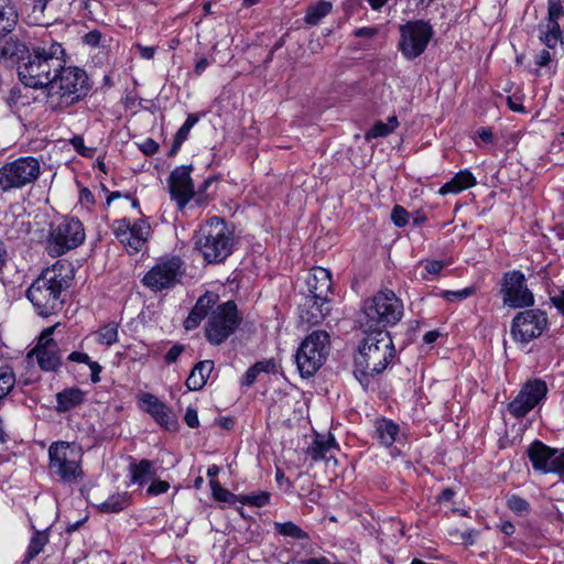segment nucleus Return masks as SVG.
Segmentation results:
<instances>
[{
    "label": "nucleus",
    "instance_id": "obj_1",
    "mask_svg": "<svg viewBox=\"0 0 564 564\" xmlns=\"http://www.w3.org/2000/svg\"><path fill=\"white\" fill-rule=\"evenodd\" d=\"M354 357L355 378L366 389L371 379L383 372L395 357V348L388 330H367Z\"/></svg>",
    "mask_w": 564,
    "mask_h": 564
},
{
    "label": "nucleus",
    "instance_id": "obj_2",
    "mask_svg": "<svg viewBox=\"0 0 564 564\" xmlns=\"http://www.w3.org/2000/svg\"><path fill=\"white\" fill-rule=\"evenodd\" d=\"M64 53L63 46L57 42L33 47L25 61L20 62L19 79L26 87L48 90L62 64L65 63Z\"/></svg>",
    "mask_w": 564,
    "mask_h": 564
},
{
    "label": "nucleus",
    "instance_id": "obj_3",
    "mask_svg": "<svg viewBox=\"0 0 564 564\" xmlns=\"http://www.w3.org/2000/svg\"><path fill=\"white\" fill-rule=\"evenodd\" d=\"M69 283L57 265L47 268L33 281L26 291V297L39 315L47 317L63 308L64 293Z\"/></svg>",
    "mask_w": 564,
    "mask_h": 564
},
{
    "label": "nucleus",
    "instance_id": "obj_4",
    "mask_svg": "<svg viewBox=\"0 0 564 564\" xmlns=\"http://www.w3.org/2000/svg\"><path fill=\"white\" fill-rule=\"evenodd\" d=\"M90 89L91 84L84 69L62 64L47 90L50 107L54 111L63 110L84 99Z\"/></svg>",
    "mask_w": 564,
    "mask_h": 564
},
{
    "label": "nucleus",
    "instance_id": "obj_5",
    "mask_svg": "<svg viewBox=\"0 0 564 564\" xmlns=\"http://www.w3.org/2000/svg\"><path fill=\"white\" fill-rule=\"evenodd\" d=\"M195 246L208 263H220L232 252L234 230L225 219L214 216L199 227Z\"/></svg>",
    "mask_w": 564,
    "mask_h": 564
},
{
    "label": "nucleus",
    "instance_id": "obj_6",
    "mask_svg": "<svg viewBox=\"0 0 564 564\" xmlns=\"http://www.w3.org/2000/svg\"><path fill=\"white\" fill-rule=\"evenodd\" d=\"M361 327L377 332L395 325L403 316V303L391 290H381L365 301Z\"/></svg>",
    "mask_w": 564,
    "mask_h": 564
},
{
    "label": "nucleus",
    "instance_id": "obj_7",
    "mask_svg": "<svg viewBox=\"0 0 564 564\" xmlns=\"http://www.w3.org/2000/svg\"><path fill=\"white\" fill-rule=\"evenodd\" d=\"M329 347V335L325 330H314L303 339L294 356L302 378H310L319 370L327 359Z\"/></svg>",
    "mask_w": 564,
    "mask_h": 564
},
{
    "label": "nucleus",
    "instance_id": "obj_8",
    "mask_svg": "<svg viewBox=\"0 0 564 564\" xmlns=\"http://www.w3.org/2000/svg\"><path fill=\"white\" fill-rule=\"evenodd\" d=\"M240 315L235 301H227L212 311L205 327V337L209 344L219 346L225 343L240 326Z\"/></svg>",
    "mask_w": 564,
    "mask_h": 564
},
{
    "label": "nucleus",
    "instance_id": "obj_9",
    "mask_svg": "<svg viewBox=\"0 0 564 564\" xmlns=\"http://www.w3.org/2000/svg\"><path fill=\"white\" fill-rule=\"evenodd\" d=\"M85 240L82 221L75 217H65L53 225L47 238V252L51 257H61L80 246Z\"/></svg>",
    "mask_w": 564,
    "mask_h": 564
},
{
    "label": "nucleus",
    "instance_id": "obj_10",
    "mask_svg": "<svg viewBox=\"0 0 564 564\" xmlns=\"http://www.w3.org/2000/svg\"><path fill=\"white\" fill-rule=\"evenodd\" d=\"M50 468L64 482H74L82 477V452L74 444L54 443L50 446Z\"/></svg>",
    "mask_w": 564,
    "mask_h": 564
},
{
    "label": "nucleus",
    "instance_id": "obj_11",
    "mask_svg": "<svg viewBox=\"0 0 564 564\" xmlns=\"http://www.w3.org/2000/svg\"><path fill=\"white\" fill-rule=\"evenodd\" d=\"M41 174V165L33 156H22L0 167V189L9 192L34 183Z\"/></svg>",
    "mask_w": 564,
    "mask_h": 564
},
{
    "label": "nucleus",
    "instance_id": "obj_12",
    "mask_svg": "<svg viewBox=\"0 0 564 564\" xmlns=\"http://www.w3.org/2000/svg\"><path fill=\"white\" fill-rule=\"evenodd\" d=\"M398 48L408 61H413L424 53L434 35L432 25L424 20L408 21L399 26Z\"/></svg>",
    "mask_w": 564,
    "mask_h": 564
},
{
    "label": "nucleus",
    "instance_id": "obj_13",
    "mask_svg": "<svg viewBox=\"0 0 564 564\" xmlns=\"http://www.w3.org/2000/svg\"><path fill=\"white\" fill-rule=\"evenodd\" d=\"M499 293L503 305L511 308L531 307L534 304V295L528 288L524 273L520 270L502 274Z\"/></svg>",
    "mask_w": 564,
    "mask_h": 564
},
{
    "label": "nucleus",
    "instance_id": "obj_14",
    "mask_svg": "<svg viewBox=\"0 0 564 564\" xmlns=\"http://www.w3.org/2000/svg\"><path fill=\"white\" fill-rule=\"evenodd\" d=\"M183 271V261L180 257L162 258L143 276L142 283L155 292L170 289L180 281Z\"/></svg>",
    "mask_w": 564,
    "mask_h": 564
},
{
    "label": "nucleus",
    "instance_id": "obj_15",
    "mask_svg": "<svg viewBox=\"0 0 564 564\" xmlns=\"http://www.w3.org/2000/svg\"><path fill=\"white\" fill-rule=\"evenodd\" d=\"M547 327V315L541 310H525L518 313L511 323V336L521 344L538 338Z\"/></svg>",
    "mask_w": 564,
    "mask_h": 564
},
{
    "label": "nucleus",
    "instance_id": "obj_16",
    "mask_svg": "<svg viewBox=\"0 0 564 564\" xmlns=\"http://www.w3.org/2000/svg\"><path fill=\"white\" fill-rule=\"evenodd\" d=\"M547 391L544 380H529L523 383L517 397L508 403L507 409L516 419H522L546 398Z\"/></svg>",
    "mask_w": 564,
    "mask_h": 564
},
{
    "label": "nucleus",
    "instance_id": "obj_17",
    "mask_svg": "<svg viewBox=\"0 0 564 564\" xmlns=\"http://www.w3.org/2000/svg\"><path fill=\"white\" fill-rule=\"evenodd\" d=\"M527 453L534 470L564 476V447L552 448L535 440L530 444Z\"/></svg>",
    "mask_w": 564,
    "mask_h": 564
},
{
    "label": "nucleus",
    "instance_id": "obj_18",
    "mask_svg": "<svg viewBox=\"0 0 564 564\" xmlns=\"http://www.w3.org/2000/svg\"><path fill=\"white\" fill-rule=\"evenodd\" d=\"M192 170V165L177 166L171 172L167 178L171 198L176 202L181 209H183L196 194L191 177Z\"/></svg>",
    "mask_w": 564,
    "mask_h": 564
},
{
    "label": "nucleus",
    "instance_id": "obj_19",
    "mask_svg": "<svg viewBox=\"0 0 564 564\" xmlns=\"http://www.w3.org/2000/svg\"><path fill=\"white\" fill-rule=\"evenodd\" d=\"M58 324L42 330L36 346L30 355H35L40 368L44 371H55L61 366L57 343L52 338Z\"/></svg>",
    "mask_w": 564,
    "mask_h": 564
},
{
    "label": "nucleus",
    "instance_id": "obj_20",
    "mask_svg": "<svg viewBox=\"0 0 564 564\" xmlns=\"http://www.w3.org/2000/svg\"><path fill=\"white\" fill-rule=\"evenodd\" d=\"M306 285L307 302L322 301V304H326L333 286L330 271L322 267L313 268L306 279Z\"/></svg>",
    "mask_w": 564,
    "mask_h": 564
},
{
    "label": "nucleus",
    "instance_id": "obj_21",
    "mask_svg": "<svg viewBox=\"0 0 564 564\" xmlns=\"http://www.w3.org/2000/svg\"><path fill=\"white\" fill-rule=\"evenodd\" d=\"M141 401L144 405V411L149 413L156 423L169 431L176 429L177 422L171 410L154 394L144 393L141 397Z\"/></svg>",
    "mask_w": 564,
    "mask_h": 564
},
{
    "label": "nucleus",
    "instance_id": "obj_22",
    "mask_svg": "<svg viewBox=\"0 0 564 564\" xmlns=\"http://www.w3.org/2000/svg\"><path fill=\"white\" fill-rule=\"evenodd\" d=\"M219 300V295L212 291H206L198 297L194 307L191 310L188 316L184 321V327L187 330L195 329L200 322L208 315L215 307Z\"/></svg>",
    "mask_w": 564,
    "mask_h": 564
},
{
    "label": "nucleus",
    "instance_id": "obj_23",
    "mask_svg": "<svg viewBox=\"0 0 564 564\" xmlns=\"http://www.w3.org/2000/svg\"><path fill=\"white\" fill-rule=\"evenodd\" d=\"M30 52L26 45L18 39L0 35V59L12 66L15 65L18 68L20 62H24Z\"/></svg>",
    "mask_w": 564,
    "mask_h": 564
},
{
    "label": "nucleus",
    "instance_id": "obj_24",
    "mask_svg": "<svg viewBox=\"0 0 564 564\" xmlns=\"http://www.w3.org/2000/svg\"><path fill=\"white\" fill-rule=\"evenodd\" d=\"M130 458L132 460L129 465L131 484L142 487L156 477L155 462L144 458L137 463L132 457Z\"/></svg>",
    "mask_w": 564,
    "mask_h": 564
},
{
    "label": "nucleus",
    "instance_id": "obj_25",
    "mask_svg": "<svg viewBox=\"0 0 564 564\" xmlns=\"http://www.w3.org/2000/svg\"><path fill=\"white\" fill-rule=\"evenodd\" d=\"M85 401V392L77 388H65L61 392L56 394V411L59 413L68 412L79 405H82Z\"/></svg>",
    "mask_w": 564,
    "mask_h": 564
},
{
    "label": "nucleus",
    "instance_id": "obj_26",
    "mask_svg": "<svg viewBox=\"0 0 564 564\" xmlns=\"http://www.w3.org/2000/svg\"><path fill=\"white\" fill-rule=\"evenodd\" d=\"M213 369V360H203L197 362L186 379L185 384L187 389L189 391H198L203 389Z\"/></svg>",
    "mask_w": 564,
    "mask_h": 564
},
{
    "label": "nucleus",
    "instance_id": "obj_27",
    "mask_svg": "<svg viewBox=\"0 0 564 564\" xmlns=\"http://www.w3.org/2000/svg\"><path fill=\"white\" fill-rule=\"evenodd\" d=\"M476 185V178L468 170L459 171L438 189L440 195L457 194Z\"/></svg>",
    "mask_w": 564,
    "mask_h": 564
},
{
    "label": "nucleus",
    "instance_id": "obj_28",
    "mask_svg": "<svg viewBox=\"0 0 564 564\" xmlns=\"http://www.w3.org/2000/svg\"><path fill=\"white\" fill-rule=\"evenodd\" d=\"M334 447H336V442L330 433L316 434L314 441L307 448V454L315 462L328 459L327 453Z\"/></svg>",
    "mask_w": 564,
    "mask_h": 564
},
{
    "label": "nucleus",
    "instance_id": "obj_29",
    "mask_svg": "<svg viewBox=\"0 0 564 564\" xmlns=\"http://www.w3.org/2000/svg\"><path fill=\"white\" fill-rule=\"evenodd\" d=\"M375 427L378 441L386 447L392 446L399 434V425L392 420L381 417L376 421Z\"/></svg>",
    "mask_w": 564,
    "mask_h": 564
},
{
    "label": "nucleus",
    "instance_id": "obj_30",
    "mask_svg": "<svg viewBox=\"0 0 564 564\" xmlns=\"http://www.w3.org/2000/svg\"><path fill=\"white\" fill-rule=\"evenodd\" d=\"M325 304L315 302H307V297L305 299V303L301 307V318L310 325L319 324L328 313V308H324Z\"/></svg>",
    "mask_w": 564,
    "mask_h": 564
},
{
    "label": "nucleus",
    "instance_id": "obj_31",
    "mask_svg": "<svg viewBox=\"0 0 564 564\" xmlns=\"http://www.w3.org/2000/svg\"><path fill=\"white\" fill-rule=\"evenodd\" d=\"M19 20V13L12 0L0 8V35H8L13 31Z\"/></svg>",
    "mask_w": 564,
    "mask_h": 564
},
{
    "label": "nucleus",
    "instance_id": "obj_32",
    "mask_svg": "<svg viewBox=\"0 0 564 564\" xmlns=\"http://www.w3.org/2000/svg\"><path fill=\"white\" fill-rule=\"evenodd\" d=\"M151 234V226L145 220H138L131 225L130 249L138 252L142 249Z\"/></svg>",
    "mask_w": 564,
    "mask_h": 564
},
{
    "label": "nucleus",
    "instance_id": "obj_33",
    "mask_svg": "<svg viewBox=\"0 0 564 564\" xmlns=\"http://www.w3.org/2000/svg\"><path fill=\"white\" fill-rule=\"evenodd\" d=\"M48 543L47 530H36L30 540L26 553L24 555L23 564H29L35 556H37Z\"/></svg>",
    "mask_w": 564,
    "mask_h": 564
},
{
    "label": "nucleus",
    "instance_id": "obj_34",
    "mask_svg": "<svg viewBox=\"0 0 564 564\" xmlns=\"http://www.w3.org/2000/svg\"><path fill=\"white\" fill-rule=\"evenodd\" d=\"M130 503L128 492L115 494L98 506V509L105 513H117L124 510Z\"/></svg>",
    "mask_w": 564,
    "mask_h": 564
},
{
    "label": "nucleus",
    "instance_id": "obj_35",
    "mask_svg": "<svg viewBox=\"0 0 564 564\" xmlns=\"http://www.w3.org/2000/svg\"><path fill=\"white\" fill-rule=\"evenodd\" d=\"M332 3L328 1H319L311 4L306 9L304 21L310 25H316L319 21L332 11Z\"/></svg>",
    "mask_w": 564,
    "mask_h": 564
},
{
    "label": "nucleus",
    "instance_id": "obj_36",
    "mask_svg": "<svg viewBox=\"0 0 564 564\" xmlns=\"http://www.w3.org/2000/svg\"><path fill=\"white\" fill-rule=\"evenodd\" d=\"M118 328L119 324L117 322H109L101 326L96 333L97 343L106 346L116 344L118 341Z\"/></svg>",
    "mask_w": 564,
    "mask_h": 564
},
{
    "label": "nucleus",
    "instance_id": "obj_37",
    "mask_svg": "<svg viewBox=\"0 0 564 564\" xmlns=\"http://www.w3.org/2000/svg\"><path fill=\"white\" fill-rule=\"evenodd\" d=\"M274 530L276 531V533L283 536L292 538L294 540L308 539V534L292 521L274 522Z\"/></svg>",
    "mask_w": 564,
    "mask_h": 564
},
{
    "label": "nucleus",
    "instance_id": "obj_38",
    "mask_svg": "<svg viewBox=\"0 0 564 564\" xmlns=\"http://www.w3.org/2000/svg\"><path fill=\"white\" fill-rule=\"evenodd\" d=\"M209 485H210L212 494H213V497L215 498V500L221 501V502H227L230 505H234L239 501V499H238L239 496L235 495L231 491H229L228 489L221 487L219 481L210 480Z\"/></svg>",
    "mask_w": 564,
    "mask_h": 564
},
{
    "label": "nucleus",
    "instance_id": "obj_39",
    "mask_svg": "<svg viewBox=\"0 0 564 564\" xmlns=\"http://www.w3.org/2000/svg\"><path fill=\"white\" fill-rule=\"evenodd\" d=\"M15 383L13 370L6 366L0 368V401L9 394Z\"/></svg>",
    "mask_w": 564,
    "mask_h": 564
},
{
    "label": "nucleus",
    "instance_id": "obj_40",
    "mask_svg": "<svg viewBox=\"0 0 564 564\" xmlns=\"http://www.w3.org/2000/svg\"><path fill=\"white\" fill-rule=\"evenodd\" d=\"M113 232L116 238L130 248L131 224L128 219L122 218L113 223Z\"/></svg>",
    "mask_w": 564,
    "mask_h": 564
},
{
    "label": "nucleus",
    "instance_id": "obj_41",
    "mask_svg": "<svg viewBox=\"0 0 564 564\" xmlns=\"http://www.w3.org/2000/svg\"><path fill=\"white\" fill-rule=\"evenodd\" d=\"M270 497L271 495L268 491H259L257 494L250 495H239L238 502L260 508L269 505Z\"/></svg>",
    "mask_w": 564,
    "mask_h": 564
},
{
    "label": "nucleus",
    "instance_id": "obj_42",
    "mask_svg": "<svg viewBox=\"0 0 564 564\" xmlns=\"http://www.w3.org/2000/svg\"><path fill=\"white\" fill-rule=\"evenodd\" d=\"M507 507L518 516H527L531 511L529 501L518 495L507 497Z\"/></svg>",
    "mask_w": 564,
    "mask_h": 564
},
{
    "label": "nucleus",
    "instance_id": "obj_43",
    "mask_svg": "<svg viewBox=\"0 0 564 564\" xmlns=\"http://www.w3.org/2000/svg\"><path fill=\"white\" fill-rule=\"evenodd\" d=\"M391 133V129L382 121H377L372 128L365 134L367 141L379 137H386Z\"/></svg>",
    "mask_w": 564,
    "mask_h": 564
},
{
    "label": "nucleus",
    "instance_id": "obj_44",
    "mask_svg": "<svg viewBox=\"0 0 564 564\" xmlns=\"http://www.w3.org/2000/svg\"><path fill=\"white\" fill-rule=\"evenodd\" d=\"M475 293L474 288H465L459 291H443L442 296L447 301H462Z\"/></svg>",
    "mask_w": 564,
    "mask_h": 564
},
{
    "label": "nucleus",
    "instance_id": "obj_45",
    "mask_svg": "<svg viewBox=\"0 0 564 564\" xmlns=\"http://www.w3.org/2000/svg\"><path fill=\"white\" fill-rule=\"evenodd\" d=\"M197 121L198 117L195 113H189L185 122L177 130L175 137L180 138L183 141L187 140L191 129L195 126Z\"/></svg>",
    "mask_w": 564,
    "mask_h": 564
},
{
    "label": "nucleus",
    "instance_id": "obj_46",
    "mask_svg": "<svg viewBox=\"0 0 564 564\" xmlns=\"http://www.w3.org/2000/svg\"><path fill=\"white\" fill-rule=\"evenodd\" d=\"M409 213L400 205H395L391 212V219L397 227H404L408 224Z\"/></svg>",
    "mask_w": 564,
    "mask_h": 564
},
{
    "label": "nucleus",
    "instance_id": "obj_47",
    "mask_svg": "<svg viewBox=\"0 0 564 564\" xmlns=\"http://www.w3.org/2000/svg\"><path fill=\"white\" fill-rule=\"evenodd\" d=\"M70 143L76 150L77 153H79L83 156L90 158L93 156L94 150L90 148L85 147L84 139L80 135H74L70 139Z\"/></svg>",
    "mask_w": 564,
    "mask_h": 564
},
{
    "label": "nucleus",
    "instance_id": "obj_48",
    "mask_svg": "<svg viewBox=\"0 0 564 564\" xmlns=\"http://www.w3.org/2000/svg\"><path fill=\"white\" fill-rule=\"evenodd\" d=\"M170 489V484L166 480H153L147 489L149 496H158L165 494Z\"/></svg>",
    "mask_w": 564,
    "mask_h": 564
},
{
    "label": "nucleus",
    "instance_id": "obj_49",
    "mask_svg": "<svg viewBox=\"0 0 564 564\" xmlns=\"http://www.w3.org/2000/svg\"><path fill=\"white\" fill-rule=\"evenodd\" d=\"M184 350H185L184 345H182V344L173 345L164 356L165 362L169 365L174 364Z\"/></svg>",
    "mask_w": 564,
    "mask_h": 564
},
{
    "label": "nucleus",
    "instance_id": "obj_50",
    "mask_svg": "<svg viewBox=\"0 0 564 564\" xmlns=\"http://www.w3.org/2000/svg\"><path fill=\"white\" fill-rule=\"evenodd\" d=\"M102 34L98 30H93L83 36V42L91 47H97L100 44Z\"/></svg>",
    "mask_w": 564,
    "mask_h": 564
},
{
    "label": "nucleus",
    "instance_id": "obj_51",
    "mask_svg": "<svg viewBox=\"0 0 564 564\" xmlns=\"http://www.w3.org/2000/svg\"><path fill=\"white\" fill-rule=\"evenodd\" d=\"M159 143L151 138L139 144V149L145 155H153L159 151Z\"/></svg>",
    "mask_w": 564,
    "mask_h": 564
},
{
    "label": "nucleus",
    "instance_id": "obj_52",
    "mask_svg": "<svg viewBox=\"0 0 564 564\" xmlns=\"http://www.w3.org/2000/svg\"><path fill=\"white\" fill-rule=\"evenodd\" d=\"M423 263H424L425 271L429 274H433V275L438 274L445 267V262L438 261V260H426Z\"/></svg>",
    "mask_w": 564,
    "mask_h": 564
},
{
    "label": "nucleus",
    "instance_id": "obj_53",
    "mask_svg": "<svg viewBox=\"0 0 564 564\" xmlns=\"http://www.w3.org/2000/svg\"><path fill=\"white\" fill-rule=\"evenodd\" d=\"M184 421L188 427L195 429L199 425L197 411L191 406L186 409Z\"/></svg>",
    "mask_w": 564,
    "mask_h": 564
},
{
    "label": "nucleus",
    "instance_id": "obj_54",
    "mask_svg": "<svg viewBox=\"0 0 564 564\" xmlns=\"http://www.w3.org/2000/svg\"><path fill=\"white\" fill-rule=\"evenodd\" d=\"M259 373H260V372H259V371H258V369L254 367V365H253V366H251V367L246 371V373H245V376H243V378H242L241 384H242V386H247V387L252 386V384L256 382V380H257V378H258Z\"/></svg>",
    "mask_w": 564,
    "mask_h": 564
},
{
    "label": "nucleus",
    "instance_id": "obj_55",
    "mask_svg": "<svg viewBox=\"0 0 564 564\" xmlns=\"http://www.w3.org/2000/svg\"><path fill=\"white\" fill-rule=\"evenodd\" d=\"M87 366L89 367V369L91 371V373H90L91 382L98 383L100 381L99 375L102 370V367L97 361H93V360H90V362H88Z\"/></svg>",
    "mask_w": 564,
    "mask_h": 564
},
{
    "label": "nucleus",
    "instance_id": "obj_56",
    "mask_svg": "<svg viewBox=\"0 0 564 564\" xmlns=\"http://www.w3.org/2000/svg\"><path fill=\"white\" fill-rule=\"evenodd\" d=\"M135 47L138 48L140 56L144 59H152L156 52V47L154 46H144L142 44H137Z\"/></svg>",
    "mask_w": 564,
    "mask_h": 564
},
{
    "label": "nucleus",
    "instance_id": "obj_57",
    "mask_svg": "<svg viewBox=\"0 0 564 564\" xmlns=\"http://www.w3.org/2000/svg\"><path fill=\"white\" fill-rule=\"evenodd\" d=\"M378 34L376 28L362 26L354 31L356 37H373Z\"/></svg>",
    "mask_w": 564,
    "mask_h": 564
},
{
    "label": "nucleus",
    "instance_id": "obj_58",
    "mask_svg": "<svg viewBox=\"0 0 564 564\" xmlns=\"http://www.w3.org/2000/svg\"><path fill=\"white\" fill-rule=\"evenodd\" d=\"M551 302L561 312L564 313V290H558L551 296Z\"/></svg>",
    "mask_w": 564,
    "mask_h": 564
},
{
    "label": "nucleus",
    "instance_id": "obj_59",
    "mask_svg": "<svg viewBox=\"0 0 564 564\" xmlns=\"http://www.w3.org/2000/svg\"><path fill=\"white\" fill-rule=\"evenodd\" d=\"M68 360L70 361H74V362H79V364H88L90 362V357L85 354V352H80V351H73L68 355L67 357Z\"/></svg>",
    "mask_w": 564,
    "mask_h": 564
},
{
    "label": "nucleus",
    "instance_id": "obj_60",
    "mask_svg": "<svg viewBox=\"0 0 564 564\" xmlns=\"http://www.w3.org/2000/svg\"><path fill=\"white\" fill-rule=\"evenodd\" d=\"M551 62V53L547 50H542L535 56V64L540 67L546 66Z\"/></svg>",
    "mask_w": 564,
    "mask_h": 564
},
{
    "label": "nucleus",
    "instance_id": "obj_61",
    "mask_svg": "<svg viewBox=\"0 0 564 564\" xmlns=\"http://www.w3.org/2000/svg\"><path fill=\"white\" fill-rule=\"evenodd\" d=\"M79 200L82 204L89 206L95 203L93 193L87 188L83 187L79 192Z\"/></svg>",
    "mask_w": 564,
    "mask_h": 564
},
{
    "label": "nucleus",
    "instance_id": "obj_62",
    "mask_svg": "<svg viewBox=\"0 0 564 564\" xmlns=\"http://www.w3.org/2000/svg\"><path fill=\"white\" fill-rule=\"evenodd\" d=\"M477 135L486 143H490L494 140V134L490 128H479L477 130Z\"/></svg>",
    "mask_w": 564,
    "mask_h": 564
},
{
    "label": "nucleus",
    "instance_id": "obj_63",
    "mask_svg": "<svg viewBox=\"0 0 564 564\" xmlns=\"http://www.w3.org/2000/svg\"><path fill=\"white\" fill-rule=\"evenodd\" d=\"M274 362L271 360L267 361H258L254 364V367L258 369V371L261 372H271L274 369Z\"/></svg>",
    "mask_w": 564,
    "mask_h": 564
},
{
    "label": "nucleus",
    "instance_id": "obj_64",
    "mask_svg": "<svg viewBox=\"0 0 564 564\" xmlns=\"http://www.w3.org/2000/svg\"><path fill=\"white\" fill-rule=\"evenodd\" d=\"M208 65H209V61L206 57L199 58L195 65V74L202 75L205 72V69L208 67Z\"/></svg>",
    "mask_w": 564,
    "mask_h": 564
}]
</instances>
